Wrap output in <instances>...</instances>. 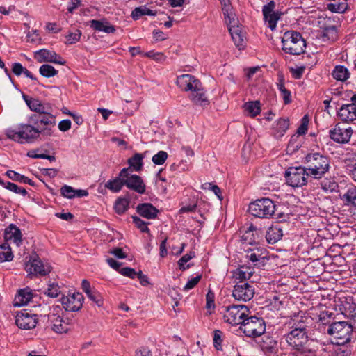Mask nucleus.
I'll use <instances>...</instances> for the list:
<instances>
[{"label":"nucleus","instance_id":"cd10ccee","mask_svg":"<svg viewBox=\"0 0 356 356\" xmlns=\"http://www.w3.org/2000/svg\"><path fill=\"white\" fill-rule=\"evenodd\" d=\"M289 119L280 118L277 120L272 127V134L276 138H282L289 128Z\"/></svg>","mask_w":356,"mask_h":356},{"label":"nucleus","instance_id":"473e14b6","mask_svg":"<svg viewBox=\"0 0 356 356\" xmlns=\"http://www.w3.org/2000/svg\"><path fill=\"white\" fill-rule=\"evenodd\" d=\"M253 272L247 266H240L233 271V278L238 280L239 284L245 283L244 281L248 280L252 276Z\"/></svg>","mask_w":356,"mask_h":356},{"label":"nucleus","instance_id":"423d86ee","mask_svg":"<svg viewBox=\"0 0 356 356\" xmlns=\"http://www.w3.org/2000/svg\"><path fill=\"white\" fill-rule=\"evenodd\" d=\"M282 50L289 54L300 55L305 52L306 42L297 31H288L282 38Z\"/></svg>","mask_w":356,"mask_h":356},{"label":"nucleus","instance_id":"39448f33","mask_svg":"<svg viewBox=\"0 0 356 356\" xmlns=\"http://www.w3.org/2000/svg\"><path fill=\"white\" fill-rule=\"evenodd\" d=\"M353 332V326L346 321L334 322L329 325L327 333L332 337V343L343 346L349 343Z\"/></svg>","mask_w":356,"mask_h":356},{"label":"nucleus","instance_id":"13d9d810","mask_svg":"<svg viewBox=\"0 0 356 356\" xmlns=\"http://www.w3.org/2000/svg\"><path fill=\"white\" fill-rule=\"evenodd\" d=\"M168 154L166 152L161 150L152 156V161L155 165H163L167 160Z\"/></svg>","mask_w":356,"mask_h":356},{"label":"nucleus","instance_id":"f704fd0d","mask_svg":"<svg viewBox=\"0 0 356 356\" xmlns=\"http://www.w3.org/2000/svg\"><path fill=\"white\" fill-rule=\"evenodd\" d=\"M327 8L332 13H344L348 8L347 0H333L327 4Z\"/></svg>","mask_w":356,"mask_h":356},{"label":"nucleus","instance_id":"4c0bfd02","mask_svg":"<svg viewBox=\"0 0 356 356\" xmlns=\"http://www.w3.org/2000/svg\"><path fill=\"white\" fill-rule=\"evenodd\" d=\"M332 75L334 79L339 81H345L350 76V72L347 67L338 65L332 70Z\"/></svg>","mask_w":356,"mask_h":356},{"label":"nucleus","instance_id":"ddd939ff","mask_svg":"<svg viewBox=\"0 0 356 356\" xmlns=\"http://www.w3.org/2000/svg\"><path fill=\"white\" fill-rule=\"evenodd\" d=\"M312 318L302 311L293 313L290 316V319L286 323L288 327L294 330L302 332H307V328L312 323Z\"/></svg>","mask_w":356,"mask_h":356},{"label":"nucleus","instance_id":"c85d7f7f","mask_svg":"<svg viewBox=\"0 0 356 356\" xmlns=\"http://www.w3.org/2000/svg\"><path fill=\"white\" fill-rule=\"evenodd\" d=\"M136 211L140 216L147 219L156 218L159 213V210L150 203L139 204Z\"/></svg>","mask_w":356,"mask_h":356},{"label":"nucleus","instance_id":"58836bf2","mask_svg":"<svg viewBox=\"0 0 356 356\" xmlns=\"http://www.w3.org/2000/svg\"><path fill=\"white\" fill-rule=\"evenodd\" d=\"M156 15V11L149 9L146 6H141L135 8L132 10L131 16L134 20H136L143 15L154 16Z\"/></svg>","mask_w":356,"mask_h":356},{"label":"nucleus","instance_id":"c756f323","mask_svg":"<svg viewBox=\"0 0 356 356\" xmlns=\"http://www.w3.org/2000/svg\"><path fill=\"white\" fill-rule=\"evenodd\" d=\"M283 236V231L279 225H273L266 231V239L270 244H275Z\"/></svg>","mask_w":356,"mask_h":356},{"label":"nucleus","instance_id":"6e6552de","mask_svg":"<svg viewBox=\"0 0 356 356\" xmlns=\"http://www.w3.org/2000/svg\"><path fill=\"white\" fill-rule=\"evenodd\" d=\"M240 329L248 337L257 338L265 333L266 323L262 317L247 316Z\"/></svg>","mask_w":356,"mask_h":356},{"label":"nucleus","instance_id":"a18cd8bd","mask_svg":"<svg viewBox=\"0 0 356 356\" xmlns=\"http://www.w3.org/2000/svg\"><path fill=\"white\" fill-rule=\"evenodd\" d=\"M322 189L325 192L332 193L337 191L338 183L334 179H325L321 184Z\"/></svg>","mask_w":356,"mask_h":356},{"label":"nucleus","instance_id":"f8f14e48","mask_svg":"<svg viewBox=\"0 0 356 356\" xmlns=\"http://www.w3.org/2000/svg\"><path fill=\"white\" fill-rule=\"evenodd\" d=\"M25 270L29 276H45L51 271V267L44 264L38 255L31 257L25 264Z\"/></svg>","mask_w":356,"mask_h":356},{"label":"nucleus","instance_id":"774afa93","mask_svg":"<svg viewBox=\"0 0 356 356\" xmlns=\"http://www.w3.org/2000/svg\"><path fill=\"white\" fill-rule=\"evenodd\" d=\"M305 70V66H300V67H297L296 68H293V67L291 68L290 72L294 79H299L302 76Z\"/></svg>","mask_w":356,"mask_h":356},{"label":"nucleus","instance_id":"052dcab7","mask_svg":"<svg viewBox=\"0 0 356 356\" xmlns=\"http://www.w3.org/2000/svg\"><path fill=\"white\" fill-rule=\"evenodd\" d=\"M60 194L65 198L73 199L75 197V189L70 186L64 185L60 188Z\"/></svg>","mask_w":356,"mask_h":356},{"label":"nucleus","instance_id":"603ef678","mask_svg":"<svg viewBox=\"0 0 356 356\" xmlns=\"http://www.w3.org/2000/svg\"><path fill=\"white\" fill-rule=\"evenodd\" d=\"M222 332L220 330H216L213 331V346L217 350H222Z\"/></svg>","mask_w":356,"mask_h":356},{"label":"nucleus","instance_id":"79ce46f5","mask_svg":"<svg viewBox=\"0 0 356 356\" xmlns=\"http://www.w3.org/2000/svg\"><path fill=\"white\" fill-rule=\"evenodd\" d=\"M341 200L347 205L356 207V187L353 186L349 188L341 197Z\"/></svg>","mask_w":356,"mask_h":356},{"label":"nucleus","instance_id":"9d476101","mask_svg":"<svg viewBox=\"0 0 356 356\" xmlns=\"http://www.w3.org/2000/svg\"><path fill=\"white\" fill-rule=\"evenodd\" d=\"M250 313L249 309L245 305H232L225 307L223 318L225 323L231 325L241 326Z\"/></svg>","mask_w":356,"mask_h":356},{"label":"nucleus","instance_id":"a211bd4d","mask_svg":"<svg viewBox=\"0 0 356 356\" xmlns=\"http://www.w3.org/2000/svg\"><path fill=\"white\" fill-rule=\"evenodd\" d=\"M38 323L37 315L27 310L18 313L15 317V323L17 327L23 330H31L36 326Z\"/></svg>","mask_w":356,"mask_h":356},{"label":"nucleus","instance_id":"338daca9","mask_svg":"<svg viewBox=\"0 0 356 356\" xmlns=\"http://www.w3.org/2000/svg\"><path fill=\"white\" fill-rule=\"evenodd\" d=\"M137 273L134 268L130 267H124L120 270V273L124 276L128 277L131 279L136 277Z\"/></svg>","mask_w":356,"mask_h":356},{"label":"nucleus","instance_id":"6ab92c4d","mask_svg":"<svg viewBox=\"0 0 356 356\" xmlns=\"http://www.w3.org/2000/svg\"><path fill=\"white\" fill-rule=\"evenodd\" d=\"M176 83L181 90L191 92L201 81L192 74H184L177 76Z\"/></svg>","mask_w":356,"mask_h":356},{"label":"nucleus","instance_id":"e433bc0d","mask_svg":"<svg viewBox=\"0 0 356 356\" xmlns=\"http://www.w3.org/2000/svg\"><path fill=\"white\" fill-rule=\"evenodd\" d=\"M6 175L10 179L15 181H18L23 184H27L31 186H35V182L29 177L21 175L15 170H9L6 172Z\"/></svg>","mask_w":356,"mask_h":356},{"label":"nucleus","instance_id":"a878e982","mask_svg":"<svg viewBox=\"0 0 356 356\" xmlns=\"http://www.w3.org/2000/svg\"><path fill=\"white\" fill-rule=\"evenodd\" d=\"M228 19L229 22H227V25L228 27L229 32L232 36V38L236 47H238L239 49H244L245 46V42L244 40L245 36L241 31V29L238 26H235L234 25H232L231 18Z\"/></svg>","mask_w":356,"mask_h":356},{"label":"nucleus","instance_id":"c9c22d12","mask_svg":"<svg viewBox=\"0 0 356 356\" xmlns=\"http://www.w3.org/2000/svg\"><path fill=\"white\" fill-rule=\"evenodd\" d=\"M144 157V155L140 153H136L134 156L130 157L127 161L129 165V172L131 171V168L136 172L140 171L143 167V161Z\"/></svg>","mask_w":356,"mask_h":356},{"label":"nucleus","instance_id":"de8ad7c7","mask_svg":"<svg viewBox=\"0 0 356 356\" xmlns=\"http://www.w3.org/2000/svg\"><path fill=\"white\" fill-rule=\"evenodd\" d=\"M39 72L44 77L50 78L57 75L58 71L50 65L43 64L40 67Z\"/></svg>","mask_w":356,"mask_h":356},{"label":"nucleus","instance_id":"f3484780","mask_svg":"<svg viewBox=\"0 0 356 356\" xmlns=\"http://www.w3.org/2000/svg\"><path fill=\"white\" fill-rule=\"evenodd\" d=\"M83 300L84 298L82 293L77 292L63 296L61 303L66 311L76 312L82 307Z\"/></svg>","mask_w":356,"mask_h":356},{"label":"nucleus","instance_id":"37998d69","mask_svg":"<svg viewBox=\"0 0 356 356\" xmlns=\"http://www.w3.org/2000/svg\"><path fill=\"white\" fill-rule=\"evenodd\" d=\"M129 200L125 197H118L114 204V210L119 215L123 214L128 210Z\"/></svg>","mask_w":356,"mask_h":356},{"label":"nucleus","instance_id":"20e7f679","mask_svg":"<svg viewBox=\"0 0 356 356\" xmlns=\"http://www.w3.org/2000/svg\"><path fill=\"white\" fill-rule=\"evenodd\" d=\"M284 337L288 345L294 350L293 356H316V351L307 346V332L291 330Z\"/></svg>","mask_w":356,"mask_h":356},{"label":"nucleus","instance_id":"412c9836","mask_svg":"<svg viewBox=\"0 0 356 356\" xmlns=\"http://www.w3.org/2000/svg\"><path fill=\"white\" fill-rule=\"evenodd\" d=\"M352 134L353 130L350 127L343 128L339 126V124L335 125L333 129L329 131L330 138L333 141L340 144L348 143Z\"/></svg>","mask_w":356,"mask_h":356},{"label":"nucleus","instance_id":"7c9ffc66","mask_svg":"<svg viewBox=\"0 0 356 356\" xmlns=\"http://www.w3.org/2000/svg\"><path fill=\"white\" fill-rule=\"evenodd\" d=\"M33 298L32 291L29 288L20 289L15 297V306L21 307L29 304Z\"/></svg>","mask_w":356,"mask_h":356},{"label":"nucleus","instance_id":"09e8293b","mask_svg":"<svg viewBox=\"0 0 356 356\" xmlns=\"http://www.w3.org/2000/svg\"><path fill=\"white\" fill-rule=\"evenodd\" d=\"M206 308L208 310L207 313L211 315L215 307V293L209 290L206 295Z\"/></svg>","mask_w":356,"mask_h":356},{"label":"nucleus","instance_id":"bf43d9fd","mask_svg":"<svg viewBox=\"0 0 356 356\" xmlns=\"http://www.w3.org/2000/svg\"><path fill=\"white\" fill-rule=\"evenodd\" d=\"M81 32L79 29H76L74 32H69L66 35V43L67 44H73L80 40Z\"/></svg>","mask_w":356,"mask_h":356},{"label":"nucleus","instance_id":"864d4df0","mask_svg":"<svg viewBox=\"0 0 356 356\" xmlns=\"http://www.w3.org/2000/svg\"><path fill=\"white\" fill-rule=\"evenodd\" d=\"M88 298L94 302L98 307L103 305V298L101 293L97 291L95 289L86 294Z\"/></svg>","mask_w":356,"mask_h":356},{"label":"nucleus","instance_id":"4468645a","mask_svg":"<svg viewBox=\"0 0 356 356\" xmlns=\"http://www.w3.org/2000/svg\"><path fill=\"white\" fill-rule=\"evenodd\" d=\"M246 258L249 259L254 266L264 267L269 260L268 252L263 247L255 245L254 248L245 250Z\"/></svg>","mask_w":356,"mask_h":356},{"label":"nucleus","instance_id":"2f4dec72","mask_svg":"<svg viewBox=\"0 0 356 356\" xmlns=\"http://www.w3.org/2000/svg\"><path fill=\"white\" fill-rule=\"evenodd\" d=\"M90 27L97 31H102L106 33H113L115 31L114 26L111 25L105 19L97 20L92 19L90 22Z\"/></svg>","mask_w":356,"mask_h":356},{"label":"nucleus","instance_id":"bb28decb","mask_svg":"<svg viewBox=\"0 0 356 356\" xmlns=\"http://www.w3.org/2000/svg\"><path fill=\"white\" fill-rule=\"evenodd\" d=\"M5 239L12 241L17 246H19L22 242V234L18 227L10 224L5 230Z\"/></svg>","mask_w":356,"mask_h":356},{"label":"nucleus","instance_id":"b1692460","mask_svg":"<svg viewBox=\"0 0 356 356\" xmlns=\"http://www.w3.org/2000/svg\"><path fill=\"white\" fill-rule=\"evenodd\" d=\"M337 116L344 122H352L356 120V104H343L337 111Z\"/></svg>","mask_w":356,"mask_h":356},{"label":"nucleus","instance_id":"5701e85b","mask_svg":"<svg viewBox=\"0 0 356 356\" xmlns=\"http://www.w3.org/2000/svg\"><path fill=\"white\" fill-rule=\"evenodd\" d=\"M189 99L195 105L202 107L207 106L210 104L202 83L191 92Z\"/></svg>","mask_w":356,"mask_h":356},{"label":"nucleus","instance_id":"8fccbe9b","mask_svg":"<svg viewBox=\"0 0 356 356\" xmlns=\"http://www.w3.org/2000/svg\"><path fill=\"white\" fill-rule=\"evenodd\" d=\"M195 257V253L193 251H191L188 253L183 255L178 261L179 268L181 270L184 271L190 268V264L185 266L188 261Z\"/></svg>","mask_w":356,"mask_h":356},{"label":"nucleus","instance_id":"393cba45","mask_svg":"<svg viewBox=\"0 0 356 356\" xmlns=\"http://www.w3.org/2000/svg\"><path fill=\"white\" fill-rule=\"evenodd\" d=\"M124 184L130 190H132L139 194L145 193L146 186L143 179L137 175L130 174L124 177Z\"/></svg>","mask_w":356,"mask_h":356},{"label":"nucleus","instance_id":"5fc2aeb1","mask_svg":"<svg viewBox=\"0 0 356 356\" xmlns=\"http://www.w3.org/2000/svg\"><path fill=\"white\" fill-rule=\"evenodd\" d=\"M261 346L263 349L269 353H274L277 347V341L270 337H266V339L263 340Z\"/></svg>","mask_w":356,"mask_h":356},{"label":"nucleus","instance_id":"680f3d73","mask_svg":"<svg viewBox=\"0 0 356 356\" xmlns=\"http://www.w3.org/2000/svg\"><path fill=\"white\" fill-rule=\"evenodd\" d=\"M298 136L296 134L293 135L288 143L287 145V152H293L296 150H298L300 147V143L297 142V139L298 138Z\"/></svg>","mask_w":356,"mask_h":356},{"label":"nucleus","instance_id":"0eeeda50","mask_svg":"<svg viewBox=\"0 0 356 356\" xmlns=\"http://www.w3.org/2000/svg\"><path fill=\"white\" fill-rule=\"evenodd\" d=\"M248 210L254 217L268 219L275 214L276 204L271 199L262 197L250 202Z\"/></svg>","mask_w":356,"mask_h":356},{"label":"nucleus","instance_id":"49530a36","mask_svg":"<svg viewBox=\"0 0 356 356\" xmlns=\"http://www.w3.org/2000/svg\"><path fill=\"white\" fill-rule=\"evenodd\" d=\"M1 186L15 194H19L24 197L28 195V192L24 188L19 187L13 182H4V184H1Z\"/></svg>","mask_w":356,"mask_h":356},{"label":"nucleus","instance_id":"3c124183","mask_svg":"<svg viewBox=\"0 0 356 356\" xmlns=\"http://www.w3.org/2000/svg\"><path fill=\"white\" fill-rule=\"evenodd\" d=\"M61 293L60 288L58 284L49 283L45 291V294L50 298H57Z\"/></svg>","mask_w":356,"mask_h":356},{"label":"nucleus","instance_id":"72a5a7b5","mask_svg":"<svg viewBox=\"0 0 356 356\" xmlns=\"http://www.w3.org/2000/svg\"><path fill=\"white\" fill-rule=\"evenodd\" d=\"M277 90L280 92V95L283 99L284 105H288L292 102V95L291 91L285 87L284 80L280 76L277 83Z\"/></svg>","mask_w":356,"mask_h":356},{"label":"nucleus","instance_id":"6e6d98bb","mask_svg":"<svg viewBox=\"0 0 356 356\" xmlns=\"http://www.w3.org/2000/svg\"><path fill=\"white\" fill-rule=\"evenodd\" d=\"M301 124L298 127L296 131V136H302L305 135L308 130V124H309V116L308 115H305L301 119Z\"/></svg>","mask_w":356,"mask_h":356},{"label":"nucleus","instance_id":"e2e57ef3","mask_svg":"<svg viewBox=\"0 0 356 356\" xmlns=\"http://www.w3.org/2000/svg\"><path fill=\"white\" fill-rule=\"evenodd\" d=\"M202 279V275H197L194 277H191L188 280L185 286H184V290L188 291L192 289H193L200 281Z\"/></svg>","mask_w":356,"mask_h":356},{"label":"nucleus","instance_id":"a19ab883","mask_svg":"<svg viewBox=\"0 0 356 356\" xmlns=\"http://www.w3.org/2000/svg\"><path fill=\"white\" fill-rule=\"evenodd\" d=\"M243 107L252 118L256 117L261 113L259 101L248 102L244 104Z\"/></svg>","mask_w":356,"mask_h":356},{"label":"nucleus","instance_id":"ea45409f","mask_svg":"<svg viewBox=\"0 0 356 356\" xmlns=\"http://www.w3.org/2000/svg\"><path fill=\"white\" fill-rule=\"evenodd\" d=\"M323 40L335 41L338 38V31L335 26H326L323 29Z\"/></svg>","mask_w":356,"mask_h":356},{"label":"nucleus","instance_id":"1a4fd4ad","mask_svg":"<svg viewBox=\"0 0 356 356\" xmlns=\"http://www.w3.org/2000/svg\"><path fill=\"white\" fill-rule=\"evenodd\" d=\"M286 184L293 188L306 185L310 175L305 166L289 167L284 173Z\"/></svg>","mask_w":356,"mask_h":356},{"label":"nucleus","instance_id":"c03bdc74","mask_svg":"<svg viewBox=\"0 0 356 356\" xmlns=\"http://www.w3.org/2000/svg\"><path fill=\"white\" fill-rule=\"evenodd\" d=\"M13 259V254L10 245L3 243L0 245V262L10 261Z\"/></svg>","mask_w":356,"mask_h":356},{"label":"nucleus","instance_id":"4d7b16f0","mask_svg":"<svg viewBox=\"0 0 356 356\" xmlns=\"http://www.w3.org/2000/svg\"><path fill=\"white\" fill-rule=\"evenodd\" d=\"M132 218L134 225L141 232L149 233V229L148 228L149 222H147L137 216H133Z\"/></svg>","mask_w":356,"mask_h":356},{"label":"nucleus","instance_id":"2eb2a0df","mask_svg":"<svg viewBox=\"0 0 356 356\" xmlns=\"http://www.w3.org/2000/svg\"><path fill=\"white\" fill-rule=\"evenodd\" d=\"M275 3L273 0H270L262 8L264 21L268 24V27L272 31L275 30L277 27V22L282 14L280 11H275Z\"/></svg>","mask_w":356,"mask_h":356},{"label":"nucleus","instance_id":"69168bd1","mask_svg":"<svg viewBox=\"0 0 356 356\" xmlns=\"http://www.w3.org/2000/svg\"><path fill=\"white\" fill-rule=\"evenodd\" d=\"M350 159H346L345 160V163H346L347 170L348 172L349 175L351 177L353 180L356 182V162L353 163H348V161H350Z\"/></svg>","mask_w":356,"mask_h":356},{"label":"nucleus","instance_id":"4be33fe9","mask_svg":"<svg viewBox=\"0 0 356 356\" xmlns=\"http://www.w3.org/2000/svg\"><path fill=\"white\" fill-rule=\"evenodd\" d=\"M129 175V168H124L114 179H109L106 184L105 187L113 193H118L121 191L124 184V177Z\"/></svg>","mask_w":356,"mask_h":356},{"label":"nucleus","instance_id":"7ed1b4c3","mask_svg":"<svg viewBox=\"0 0 356 356\" xmlns=\"http://www.w3.org/2000/svg\"><path fill=\"white\" fill-rule=\"evenodd\" d=\"M304 163L310 177L315 179L325 177L331 168L330 157L319 152L307 154L305 156Z\"/></svg>","mask_w":356,"mask_h":356},{"label":"nucleus","instance_id":"9b49d317","mask_svg":"<svg viewBox=\"0 0 356 356\" xmlns=\"http://www.w3.org/2000/svg\"><path fill=\"white\" fill-rule=\"evenodd\" d=\"M60 307L56 306L53 308V312L48 314V320L51 323V329L57 334L67 333L72 325V320L65 315L58 314L57 312L60 310Z\"/></svg>","mask_w":356,"mask_h":356},{"label":"nucleus","instance_id":"aec40b11","mask_svg":"<svg viewBox=\"0 0 356 356\" xmlns=\"http://www.w3.org/2000/svg\"><path fill=\"white\" fill-rule=\"evenodd\" d=\"M35 58L38 63H53L56 64L65 65V60L54 51L47 49H42L35 52Z\"/></svg>","mask_w":356,"mask_h":356},{"label":"nucleus","instance_id":"0e129e2a","mask_svg":"<svg viewBox=\"0 0 356 356\" xmlns=\"http://www.w3.org/2000/svg\"><path fill=\"white\" fill-rule=\"evenodd\" d=\"M222 6V10L223 12L225 19H230L229 11L232 8L231 3L229 0H219Z\"/></svg>","mask_w":356,"mask_h":356},{"label":"nucleus","instance_id":"f03ea898","mask_svg":"<svg viewBox=\"0 0 356 356\" xmlns=\"http://www.w3.org/2000/svg\"><path fill=\"white\" fill-rule=\"evenodd\" d=\"M22 98L29 109L35 113L29 116V121L35 124L40 123L54 131L56 121V116L52 113L51 104L24 94L22 95Z\"/></svg>","mask_w":356,"mask_h":356},{"label":"nucleus","instance_id":"f257e3e1","mask_svg":"<svg viewBox=\"0 0 356 356\" xmlns=\"http://www.w3.org/2000/svg\"><path fill=\"white\" fill-rule=\"evenodd\" d=\"M54 130L38 123L31 122L29 118L28 123H21L15 127H10L6 129V137L19 144L32 143L38 140L40 136H51Z\"/></svg>","mask_w":356,"mask_h":356},{"label":"nucleus","instance_id":"dca6fc26","mask_svg":"<svg viewBox=\"0 0 356 356\" xmlns=\"http://www.w3.org/2000/svg\"><path fill=\"white\" fill-rule=\"evenodd\" d=\"M254 295L253 284L248 282L238 283L234 285L232 290V296L236 300L247 302L250 300Z\"/></svg>","mask_w":356,"mask_h":356}]
</instances>
